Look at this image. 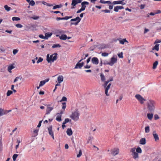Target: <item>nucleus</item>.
Instances as JSON below:
<instances>
[{
	"label": "nucleus",
	"mask_w": 161,
	"mask_h": 161,
	"mask_svg": "<svg viewBox=\"0 0 161 161\" xmlns=\"http://www.w3.org/2000/svg\"><path fill=\"white\" fill-rule=\"evenodd\" d=\"M4 114H5V113H3V109L0 108V116H2Z\"/></svg>",
	"instance_id": "nucleus-49"
},
{
	"label": "nucleus",
	"mask_w": 161,
	"mask_h": 161,
	"mask_svg": "<svg viewBox=\"0 0 161 161\" xmlns=\"http://www.w3.org/2000/svg\"><path fill=\"white\" fill-rule=\"evenodd\" d=\"M118 56L119 58H122L123 57L122 52L121 53L118 54Z\"/></svg>",
	"instance_id": "nucleus-56"
},
{
	"label": "nucleus",
	"mask_w": 161,
	"mask_h": 161,
	"mask_svg": "<svg viewBox=\"0 0 161 161\" xmlns=\"http://www.w3.org/2000/svg\"><path fill=\"white\" fill-rule=\"evenodd\" d=\"M158 61H156L153 64V69H155L156 68L157 66L158 65Z\"/></svg>",
	"instance_id": "nucleus-33"
},
{
	"label": "nucleus",
	"mask_w": 161,
	"mask_h": 161,
	"mask_svg": "<svg viewBox=\"0 0 161 161\" xmlns=\"http://www.w3.org/2000/svg\"><path fill=\"white\" fill-rule=\"evenodd\" d=\"M89 4V3L86 1H84L82 2L81 3V8L84 10L85 9V8L86 7V5H88Z\"/></svg>",
	"instance_id": "nucleus-14"
},
{
	"label": "nucleus",
	"mask_w": 161,
	"mask_h": 161,
	"mask_svg": "<svg viewBox=\"0 0 161 161\" xmlns=\"http://www.w3.org/2000/svg\"><path fill=\"white\" fill-rule=\"evenodd\" d=\"M48 133L50 136H51L53 139H54L53 132L52 130V126H50L48 128Z\"/></svg>",
	"instance_id": "nucleus-9"
},
{
	"label": "nucleus",
	"mask_w": 161,
	"mask_h": 161,
	"mask_svg": "<svg viewBox=\"0 0 161 161\" xmlns=\"http://www.w3.org/2000/svg\"><path fill=\"white\" fill-rule=\"evenodd\" d=\"M161 42V40H156L154 42V44L160 43Z\"/></svg>",
	"instance_id": "nucleus-55"
},
{
	"label": "nucleus",
	"mask_w": 161,
	"mask_h": 161,
	"mask_svg": "<svg viewBox=\"0 0 161 161\" xmlns=\"http://www.w3.org/2000/svg\"><path fill=\"white\" fill-rule=\"evenodd\" d=\"M153 113H148L147 114V118L150 120H151L153 118Z\"/></svg>",
	"instance_id": "nucleus-22"
},
{
	"label": "nucleus",
	"mask_w": 161,
	"mask_h": 161,
	"mask_svg": "<svg viewBox=\"0 0 161 161\" xmlns=\"http://www.w3.org/2000/svg\"><path fill=\"white\" fill-rule=\"evenodd\" d=\"M4 8L7 11H9L11 8L10 7H9L7 5H5L4 6Z\"/></svg>",
	"instance_id": "nucleus-41"
},
{
	"label": "nucleus",
	"mask_w": 161,
	"mask_h": 161,
	"mask_svg": "<svg viewBox=\"0 0 161 161\" xmlns=\"http://www.w3.org/2000/svg\"><path fill=\"white\" fill-rule=\"evenodd\" d=\"M61 47V46L58 44H54L52 46V47L53 48H55L56 47Z\"/></svg>",
	"instance_id": "nucleus-40"
},
{
	"label": "nucleus",
	"mask_w": 161,
	"mask_h": 161,
	"mask_svg": "<svg viewBox=\"0 0 161 161\" xmlns=\"http://www.w3.org/2000/svg\"><path fill=\"white\" fill-rule=\"evenodd\" d=\"M153 135L155 141L156 142L158 141L159 140V138L158 135L156 133L155 131H153Z\"/></svg>",
	"instance_id": "nucleus-13"
},
{
	"label": "nucleus",
	"mask_w": 161,
	"mask_h": 161,
	"mask_svg": "<svg viewBox=\"0 0 161 161\" xmlns=\"http://www.w3.org/2000/svg\"><path fill=\"white\" fill-rule=\"evenodd\" d=\"M135 97L141 104H143L146 101V99L139 94L136 95Z\"/></svg>",
	"instance_id": "nucleus-5"
},
{
	"label": "nucleus",
	"mask_w": 161,
	"mask_h": 161,
	"mask_svg": "<svg viewBox=\"0 0 161 161\" xmlns=\"http://www.w3.org/2000/svg\"><path fill=\"white\" fill-rule=\"evenodd\" d=\"M145 4H141L140 5V8H141V9H143L145 7Z\"/></svg>",
	"instance_id": "nucleus-61"
},
{
	"label": "nucleus",
	"mask_w": 161,
	"mask_h": 161,
	"mask_svg": "<svg viewBox=\"0 0 161 161\" xmlns=\"http://www.w3.org/2000/svg\"><path fill=\"white\" fill-rule=\"evenodd\" d=\"M13 93V92L10 90H8V91L7 93V96H9L10 95H11Z\"/></svg>",
	"instance_id": "nucleus-44"
},
{
	"label": "nucleus",
	"mask_w": 161,
	"mask_h": 161,
	"mask_svg": "<svg viewBox=\"0 0 161 161\" xmlns=\"http://www.w3.org/2000/svg\"><path fill=\"white\" fill-rule=\"evenodd\" d=\"M93 139V137L92 136H89V137H88L87 140V143H91Z\"/></svg>",
	"instance_id": "nucleus-31"
},
{
	"label": "nucleus",
	"mask_w": 161,
	"mask_h": 161,
	"mask_svg": "<svg viewBox=\"0 0 161 161\" xmlns=\"http://www.w3.org/2000/svg\"><path fill=\"white\" fill-rule=\"evenodd\" d=\"M156 45L153 48H152V50H156V51H158L159 49V44H155Z\"/></svg>",
	"instance_id": "nucleus-26"
},
{
	"label": "nucleus",
	"mask_w": 161,
	"mask_h": 161,
	"mask_svg": "<svg viewBox=\"0 0 161 161\" xmlns=\"http://www.w3.org/2000/svg\"><path fill=\"white\" fill-rule=\"evenodd\" d=\"M49 79H47L41 81L40 82V83L39 84L40 86H43V85H44L45 84V83H46L48 82L49 81Z\"/></svg>",
	"instance_id": "nucleus-19"
},
{
	"label": "nucleus",
	"mask_w": 161,
	"mask_h": 161,
	"mask_svg": "<svg viewBox=\"0 0 161 161\" xmlns=\"http://www.w3.org/2000/svg\"><path fill=\"white\" fill-rule=\"evenodd\" d=\"M5 51V48L2 46H0V52H4Z\"/></svg>",
	"instance_id": "nucleus-47"
},
{
	"label": "nucleus",
	"mask_w": 161,
	"mask_h": 161,
	"mask_svg": "<svg viewBox=\"0 0 161 161\" xmlns=\"http://www.w3.org/2000/svg\"><path fill=\"white\" fill-rule=\"evenodd\" d=\"M155 102L152 100H149L146 102L147 111L151 113L154 112L155 109Z\"/></svg>",
	"instance_id": "nucleus-1"
},
{
	"label": "nucleus",
	"mask_w": 161,
	"mask_h": 161,
	"mask_svg": "<svg viewBox=\"0 0 161 161\" xmlns=\"http://www.w3.org/2000/svg\"><path fill=\"white\" fill-rule=\"evenodd\" d=\"M80 115V112L78 109L73 110L72 109L71 114L70 115L69 117L74 121H77L79 119Z\"/></svg>",
	"instance_id": "nucleus-2"
},
{
	"label": "nucleus",
	"mask_w": 161,
	"mask_h": 161,
	"mask_svg": "<svg viewBox=\"0 0 161 161\" xmlns=\"http://www.w3.org/2000/svg\"><path fill=\"white\" fill-rule=\"evenodd\" d=\"M16 27L18 28H21L23 26L20 24H18L15 25Z\"/></svg>",
	"instance_id": "nucleus-52"
},
{
	"label": "nucleus",
	"mask_w": 161,
	"mask_h": 161,
	"mask_svg": "<svg viewBox=\"0 0 161 161\" xmlns=\"http://www.w3.org/2000/svg\"><path fill=\"white\" fill-rule=\"evenodd\" d=\"M117 61V58L116 56H114L111 58L109 61L110 66H113Z\"/></svg>",
	"instance_id": "nucleus-6"
},
{
	"label": "nucleus",
	"mask_w": 161,
	"mask_h": 161,
	"mask_svg": "<svg viewBox=\"0 0 161 161\" xmlns=\"http://www.w3.org/2000/svg\"><path fill=\"white\" fill-rule=\"evenodd\" d=\"M150 131V128L149 126H146L145 127V132L146 133H149Z\"/></svg>",
	"instance_id": "nucleus-37"
},
{
	"label": "nucleus",
	"mask_w": 161,
	"mask_h": 161,
	"mask_svg": "<svg viewBox=\"0 0 161 161\" xmlns=\"http://www.w3.org/2000/svg\"><path fill=\"white\" fill-rule=\"evenodd\" d=\"M64 80V77L62 75H59L57 78V81L58 83L60 84Z\"/></svg>",
	"instance_id": "nucleus-15"
},
{
	"label": "nucleus",
	"mask_w": 161,
	"mask_h": 161,
	"mask_svg": "<svg viewBox=\"0 0 161 161\" xmlns=\"http://www.w3.org/2000/svg\"><path fill=\"white\" fill-rule=\"evenodd\" d=\"M32 18L34 19H35V20H36V19H38L39 18V17L38 16H33Z\"/></svg>",
	"instance_id": "nucleus-62"
},
{
	"label": "nucleus",
	"mask_w": 161,
	"mask_h": 161,
	"mask_svg": "<svg viewBox=\"0 0 161 161\" xmlns=\"http://www.w3.org/2000/svg\"><path fill=\"white\" fill-rule=\"evenodd\" d=\"M26 1L29 3V5L31 6H34L35 4V2L33 0H26Z\"/></svg>",
	"instance_id": "nucleus-28"
},
{
	"label": "nucleus",
	"mask_w": 161,
	"mask_h": 161,
	"mask_svg": "<svg viewBox=\"0 0 161 161\" xmlns=\"http://www.w3.org/2000/svg\"><path fill=\"white\" fill-rule=\"evenodd\" d=\"M45 105L47 107L46 110V114H50L51 111L53 109L54 105L52 106L50 104H45Z\"/></svg>",
	"instance_id": "nucleus-7"
},
{
	"label": "nucleus",
	"mask_w": 161,
	"mask_h": 161,
	"mask_svg": "<svg viewBox=\"0 0 161 161\" xmlns=\"http://www.w3.org/2000/svg\"><path fill=\"white\" fill-rule=\"evenodd\" d=\"M62 5L61 4L57 5H55V6H53V9H55L57 8H61L62 7Z\"/></svg>",
	"instance_id": "nucleus-39"
},
{
	"label": "nucleus",
	"mask_w": 161,
	"mask_h": 161,
	"mask_svg": "<svg viewBox=\"0 0 161 161\" xmlns=\"http://www.w3.org/2000/svg\"><path fill=\"white\" fill-rule=\"evenodd\" d=\"M111 153L112 155L114 156L119 153V150L118 148H114L111 150Z\"/></svg>",
	"instance_id": "nucleus-10"
},
{
	"label": "nucleus",
	"mask_w": 161,
	"mask_h": 161,
	"mask_svg": "<svg viewBox=\"0 0 161 161\" xmlns=\"http://www.w3.org/2000/svg\"><path fill=\"white\" fill-rule=\"evenodd\" d=\"M142 150L140 147H138L136 149V152L138 153H142Z\"/></svg>",
	"instance_id": "nucleus-32"
},
{
	"label": "nucleus",
	"mask_w": 161,
	"mask_h": 161,
	"mask_svg": "<svg viewBox=\"0 0 161 161\" xmlns=\"http://www.w3.org/2000/svg\"><path fill=\"white\" fill-rule=\"evenodd\" d=\"M91 62L93 64L97 65L98 64L99 60L97 58L94 57L92 58Z\"/></svg>",
	"instance_id": "nucleus-11"
},
{
	"label": "nucleus",
	"mask_w": 161,
	"mask_h": 161,
	"mask_svg": "<svg viewBox=\"0 0 161 161\" xmlns=\"http://www.w3.org/2000/svg\"><path fill=\"white\" fill-rule=\"evenodd\" d=\"M91 67V65H86L84 66V68L85 69H89Z\"/></svg>",
	"instance_id": "nucleus-59"
},
{
	"label": "nucleus",
	"mask_w": 161,
	"mask_h": 161,
	"mask_svg": "<svg viewBox=\"0 0 161 161\" xmlns=\"http://www.w3.org/2000/svg\"><path fill=\"white\" fill-rule=\"evenodd\" d=\"M146 143V139L144 138H142L140 141V143L142 145H145Z\"/></svg>",
	"instance_id": "nucleus-23"
},
{
	"label": "nucleus",
	"mask_w": 161,
	"mask_h": 161,
	"mask_svg": "<svg viewBox=\"0 0 161 161\" xmlns=\"http://www.w3.org/2000/svg\"><path fill=\"white\" fill-rule=\"evenodd\" d=\"M56 119L57 121L59 122H60L61 120V116L60 114H57V117Z\"/></svg>",
	"instance_id": "nucleus-25"
},
{
	"label": "nucleus",
	"mask_w": 161,
	"mask_h": 161,
	"mask_svg": "<svg viewBox=\"0 0 161 161\" xmlns=\"http://www.w3.org/2000/svg\"><path fill=\"white\" fill-rule=\"evenodd\" d=\"M18 156V155L16 154H14L13 156V159L14 161H15L16 158Z\"/></svg>",
	"instance_id": "nucleus-42"
},
{
	"label": "nucleus",
	"mask_w": 161,
	"mask_h": 161,
	"mask_svg": "<svg viewBox=\"0 0 161 161\" xmlns=\"http://www.w3.org/2000/svg\"><path fill=\"white\" fill-rule=\"evenodd\" d=\"M18 50L16 49H14L13 51V54L14 55H15L18 53Z\"/></svg>",
	"instance_id": "nucleus-54"
},
{
	"label": "nucleus",
	"mask_w": 161,
	"mask_h": 161,
	"mask_svg": "<svg viewBox=\"0 0 161 161\" xmlns=\"http://www.w3.org/2000/svg\"><path fill=\"white\" fill-rule=\"evenodd\" d=\"M108 55V53H102V56L103 57H107Z\"/></svg>",
	"instance_id": "nucleus-48"
},
{
	"label": "nucleus",
	"mask_w": 161,
	"mask_h": 161,
	"mask_svg": "<svg viewBox=\"0 0 161 161\" xmlns=\"http://www.w3.org/2000/svg\"><path fill=\"white\" fill-rule=\"evenodd\" d=\"M100 77L101 78V80L102 81H105V76L102 73L100 74Z\"/></svg>",
	"instance_id": "nucleus-35"
},
{
	"label": "nucleus",
	"mask_w": 161,
	"mask_h": 161,
	"mask_svg": "<svg viewBox=\"0 0 161 161\" xmlns=\"http://www.w3.org/2000/svg\"><path fill=\"white\" fill-rule=\"evenodd\" d=\"M52 35V33L47 32L46 33L45 36V39H47L49 37H50Z\"/></svg>",
	"instance_id": "nucleus-24"
},
{
	"label": "nucleus",
	"mask_w": 161,
	"mask_h": 161,
	"mask_svg": "<svg viewBox=\"0 0 161 161\" xmlns=\"http://www.w3.org/2000/svg\"><path fill=\"white\" fill-rule=\"evenodd\" d=\"M13 21H19L20 20V18L18 17H14L12 18Z\"/></svg>",
	"instance_id": "nucleus-38"
},
{
	"label": "nucleus",
	"mask_w": 161,
	"mask_h": 161,
	"mask_svg": "<svg viewBox=\"0 0 161 161\" xmlns=\"http://www.w3.org/2000/svg\"><path fill=\"white\" fill-rule=\"evenodd\" d=\"M81 19L79 17H77L75 19H72L71 20V21H75V22H71V25H78V23L80 22Z\"/></svg>",
	"instance_id": "nucleus-8"
},
{
	"label": "nucleus",
	"mask_w": 161,
	"mask_h": 161,
	"mask_svg": "<svg viewBox=\"0 0 161 161\" xmlns=\"http://www.w3.org/2000/svg\"><path fill=\"white\" fill-rule=\"evenodd\" d=\"M130 152L132 153L131 154H133L135 152H136V148H131L130 150Z\"/></svg>",
	"instance_id": "nucleus-50"
},
{
	"label": "nucleus",
	"mask_w": 161,
	"mask_h": 161,
	"mask_svg": "<svg viewBox=\"0 0 161 161\" xmlns=\"http://www.w3.org/2000/svg\"><path fill=\"white\" fill-rule=\"evenodd\" d=\"M124 0L115 1L113 2V3L114 4H121L122 5L125 4V3L124 2Z\"/></svg>",
	"instance_id": "nucleus-20"
},
{
	"label": "nucleus",
	"mask_w": 161,
	"mask_h": 161,
	"mask_svg": "<svg viewBox=\"0 0 161 161\" xmlns=\"http://www.w3.org/2000/svg\"><path fill=\"white\" fill-rule=\"evenodd\" d=\"M124 8V7L122 6H117L115 7L114 8V11L115 12H118L119 10Z\"/></svg>",
	"instance_id": "nucleus-21"
},
{
	"label": "nucleus",
	"mask_w": 161,
	"mask_h": 161,
	"mask_svg": "<svg viewBox=\"0 0 161 161\" xmlns=\"http://www.w3.org/2000/svg\"><path fill=\"white\" fill-rule=\"evenodd\" d=\"M82 1L81 0H72L71 5L74 6L78 3H80Z\"/></svg>",
	"instance_id": "nucleus-16"
},
{
	"label": "nucleus",
	"mask_w": 161,
	"mask_h": 161,
	"mask_svg": "<svg viewBox=\"0 0 161 161\" xmlns=\"http://www.w3.org/2000/svg\"><path fill=\"white\" fill-rule=\"evenodd\" d=\"M72 17V16H70V17L66 16V17L63 18V19L67 20L69 18H71Z\"/></svg>",
	"instance_id": "nucleus-60"
},
{
	"label": "nucleus",
	"mask_w": 161,
	"mask_h": 161,
	"mask_svg": "<svg viewBox=\"0 0 161 161\" xmlns=\"http://www.w3.org/2000/svg\"><path fill=\"white\" fill-rule=\"evenodd\" d=\"M43 59L41 57H39L36 63L37 64H38L39 63L42 62L43 61Z\"/></svg>",
	"instance_id": "nucleus-51"
},
{
	"label": "nucleus",
	"mask_w": 161,
	"mask_h": 161,
	"mask_svg": "<svg viewBox=\"0 0 161 161\" xmlns=\"http://www.w3.org/2000/svg\"><path fill=\"white\" fill-rule=\"evenodd\" d=\"M131 155L134 159L135 160H138L139 159V157L138 153L136 152L131 154Z\"/></svg>",
	"instance_id": "nucleus-17"
},
{
	"label": "nucleus",
	"mask_w": 161,
	"mask_h": 161,
	"mask_svg": "<svg viewBox=\"0 0 161 161\" xmlns=\"http://www.w3.org/2000/svg\"><path fill=\"white\" fill-rule=\"evenodd\" d=\"M84 63L83 62H80V61L76 64L75 67V69H81L84 65Z\"/></svg>",
	"instance_id": "nucleus-12"
},
{
	"label": "nucleus",
	"mask_w": 161,
	"mask_h": 161,
	"mask_svg": "<svg viewBox=\"0 0 161 161\" xmlns=\"http://www.w3.org/2000/svg\"><path fill=\"white\" fill-rule=\"evenodd\" d=\"M113 80V78L111 77L107 81H104V83L103 84V86L105 88V94L107 96H109V94L108 93V91L110 89L111 84L110 83L107 86V84L109 82L112 81Z\"/></svg>",
	"instance_id": "nucleus-3"
},
{
	"label": "nucleus",
	"mask_w": 161,
	"mask_h": 161,
	"mask_svg": "<svg viewBox=\"0 0 161 161\" xmlns=\"http://www.w3.org/2000/svg\"><path fill=\"white\" fill-rule=\"evenodd\" d=\"M119 41L120 44H124L125 42H128V41L126 40V39H121L119 40Z\"/></svg>",
	"instance_id": "nucleus-30"
},
{
	"label": "nucleus",
	"mask_w": 161,
	"mask_h": 161,
	"mask_svg": "<svg viewBox=\"0 0 161 161\" xmlns=\"http://www.w3.org/2000/svg\"><path fill=\"white\" fill-rule=\"evenodd\" d=\"M103 11L105 13H109L110 12V11L108 9H105L103 10Z\"/></svg>",
	"instance_id": "nucleus-64"
},
{
	"label": "nucleus",
	"mask_w": 161,
	"mask_h": 161,
	"mask_svg": "<svg viewBox=\"0 0 161 161\" xmlns=\"http://www.w3.org/2000/svg\"><path fill=\"white\" fill-rule=\"evenodd\" d=\"M39 36V37L41 38L45 39V36H44L42 35H40Z\"/></svg>",
	"instance_id": "nucleus-63"
},
{
	"label": "nucleus",
	"mask_w": 161,
	"mask_h": 161,
	"mask_svg": "<svg viewBox=\"0 0 161 161\" xmlns=\"http://www.w3.org/2000/svg\"><path fill=\"white\" fill-rule=\"evenodd\" d=\"M57 58L58 54L57 53H55L51 55L49 54H47L46 57V60L48 63H51L56 60Z\"/></svg>",
	"instance_id": "nucleus-4"
},
{
	"label": "nucleus",
	"mask_w": 161,
	"mask_h": 161,
	"mask_svg": "<svg viewBox=\"0 0 161 161\" xmlns=\"http://www.w3.org/2000/svg\"><path fill=\"white\" fill-rule=\"evenodd\" d=\"M14 68V67L12 65H11L8 67V71L10 73L12 72L11 70Z\"/></svg>",
	"instance_id": "nucleus-29"
},
{
	"label": "nucleus",
	"mask_w": 161,
	"mask_h": 161,
	"mask_svg": "<svg viewBox=\"0 0 161 161\" xmlns=\"http://www.w3.org/2000/svg\"><path fill=\"white\" fill-rule=\"evenodd\" d=\"M66 133L69 136H71L73 134L71 129H68L66 131Z\"/></svg>",
	"instance_id": "nucleus-27"
},
{
	"label": "nucleus",
	"mask_w": 161,
	"mask_h": 161,
	"mask_svg": "<svg viewBox=\"0 0 161 161\" xmlns=\"http://www.w3.org/2000/svg\"><path fill=\"white\" fill-rule=\"evenodd\" d=\"M57 36H59V38L61 40H66L67 38V36L65 34H62L61 36H59V35H56Z\"/></svg>",
	"instance_id": "nucleus-18"
},
{
	"label": "nucleus",
	"mask_w": 161,
	"mask_h": 161,
	"mask_svg": "<svg viewBox=\"0 0 161 161\" xmlns=\"http://www.w3.org/2000/svg\"><path fill=\"white\" fill-rule=\"evenodd\" d=\"M22 77L21 76L17 77L14 79V82H16V81H17L19 80H21L22 79Z\"/></svg>",
	"instance_id": "nucleus-36"
},
{
	"label": "nucleus",
	"mask_w": 161,
	"mask_h": 161,
	"mask_svg": "<svg viewBox=\"0 0 161 161\" xmlns=\"http://www.w3.org/2000/svg\"><path fill=\"white\" fill-rule=\"evenodd\" d=\"M82 155V152L81 150H80L79 151V154L77 155V158L80 157Z\"/></svg>",
	"instance_id": "nucleus-57"
},
{
	"label": "nucleus",
	"mask_w": 161,
	"mask_h": 161,
	"mask_svg": "<svg viewBox=\"0 0 161 161\" xmlns=\"http://www.w3.org/2000/svg\"><path fill=\"white\" fill-rule=\"evenodd\" d=\"M103 64L104 65H110V63L109 62H108L107 60H104L103 61Z\"/></svg>",
	"instance_id": "nucleus-45"
},
{
	"label": "nucleus",
	"mask_w": 161,
	"mask_h": 161,
	"mask_svg": "<svg viewBox=\"0 0 161 161\" xmlns=\"http://www.w3.org/2000/svg\"><path fill=\"white\" fill-rule=\"evenodd\" d=\"M62 105L63 106L62 107V108L64 110L66 107V103L65 102H64L62 103Z\"/></svg>",
	"instance_id": "nucleus-43"
},
{
	"label": "nucleus",
	"mask_w": 161,
	"mask_h": 161,
	"mask_svg": "<svg viewBox=\"0 0 161 161\" xmlns=\"http://www.w3.org/2000/svg\"><path fill=\"white\" fill-rule=\"evenodd\" d=\"M39 131V129H36L33 131V134L34 136H36L38 135V132Z\"/></svg>",
	"instance_id": "nucleus-34"
},
{
	"label": "nucleus",
	"mask_w": 161,
	"mask_h": 161,
	"mask_svg": "<svg viewBox=\"0 0 161 161\" xmlns=\"http://www.w3.org/2000/svg\"><path fill=\"white\" fill-rule=\"evenodd\" d=\"M67 100V98L65 97H63L61 99V100L60 101V102H61L62 101H66Z\"/></svg>",
	"instance_id": "nucleus-46"
},
{
	"label": "nucleus",
	"mask_w": 161,
	"mask_h": 161,
	"mask_svg": "<svg viewBox=\"0 0 161 161\" xmlns=\"http://www.w3.org/2000/svg\"><path fill=\"white\" fill-rule=\"evenodd\" d=\"M154 118L155 120L158 119L159 118V116L157 114H156L154 115Z\"/></svg>",
	"instance_id": "nucleus-58"
},
{
	"label": "nucleus",
	"mask_w": 161,
	"mask_h": 161,
	"mask_svg": "<svg viewBox=\"0 0 161 161\" xmlns=\"http://www.w3.org/2000/svg\"><path fill=\"white\" fill-rule=\"evenodd\" d=\"M22 142V139L20 138H18L17 139V142L18 144H19V143Z\"/></svg>",
	"instance_id": "nucleus-53"
}]
</instances>
